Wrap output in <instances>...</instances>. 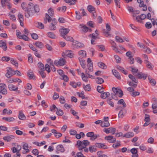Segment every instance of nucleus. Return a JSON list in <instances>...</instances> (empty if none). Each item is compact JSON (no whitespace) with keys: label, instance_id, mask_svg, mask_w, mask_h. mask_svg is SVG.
Returning <instances> with one entry per match:
<instances>
[{"label":"nucleus","instance_id":"ddd939ff","mask_svg":"<svg viewBox=\"0 0 157 157\" xmlns=\"http://www.w3.org/2000/svg\"><path fill=\"white\" fill-rule=\"evenodd\" d=\"M17 16L19 20L20 25L21 26L23 27L24 26V24L23 23V21H24L23 15L21 13H19Z\"/></svg>","mask_w":157,"mask_h":157},{"label":"nucleus","instance_id":"1a4fd4ad","mask_svg":"<svg viewBox=\"0 0 157 157\" xmlns=\"http://www.w3.org/2000/svg\"><path fill=\"white\" fill-rule=\"evenodd\" d=\"M105 140H107L109 143H113L115 142L116 141V138L113 137V136H106L105 137Z\"/></svg>","mask_w":157,"mask_h":157},{"label":"nucleus","instance_id":"774afa93","mask_svg":"<svg viewBox=\"0 0 157 157\" xmlns=\"http://www.w3.org/2000/svg\"><path fill=\"white\" fill-rule=\"evenodd\" d=\"M90 142L87 140H83V147H86L90 144Z\"/></svg>","mask_w":157,"mask_h":157},{"label":"nucleus","instance_id":"c756f323","mask_svg":"<svg viewBox=\"0 0 157 157\" xmlns=\"http://www.w3.org/2000/svg\"><path fill=\"white\" fill-rule=\"evenodd\" d=\"M79 61L80 63V65L83 68H85L86 67V65L85 64V61L83 60L82 58H78Z\"/></svg>","mask_w":157,"mask_h":157},{"label":"nucleus","instance_id":"052dcab7","mask_svg":"<svg viewBox=\"0 0 157 157\" xmlns=\"http://www.w3.org/2000/svg\"><path fill=\"white\" fill-rule=\"evenodd\" d=\"M149 115L147 114H145V118L144 121L145 122H149L150 121V118Z\"/></svg>","mask_w":157,"mask_h":157},{"label":"nucleus","instance_id":"72a5a7b5","mask_svg":"<svg viewBox=\"0 0 157 157\" xmlns=\"http://www.w3.org/2000/svg\"><path fill=\"white\" fill-rule=\"evenodd\" d=\"M78 54L80 57H85L86 56V52L83 50H81L79 51Z\"/></svg>","mask_w":157,"mask_h":157},{"label":"nucleus","instance_id":"f257e3e1","mask_svg":"<svg viewBox=\"0 0 157 157\" xmlns=\"http://www.w3.org/2000/svg\"><path fill=\"white\" fill-rule=\"evenodd\" d=\"M33 5L32 3H29L27 7V10H25V16L27 18H29V17L33 15L35 11L36 13L39 12V6L37 5H35L34 6Z\"/></svg>","mask_w":157,"mask_h":157},{"label":"nucleus","instance_id":"20e7f679","mask_svg":"<svg viewBox=\"0 0 157 157\" xmlns=\"http://www.w3.org/2000/svg\"><path fill=\"white\" fill-rule=\"evenodd\" d=\"M1 3L2 6L5 8L7 6L8 9H10L11 8V4L9 2L8 0H1Z\"/></svg>","mask_w":157,"mask_h":157},{"label":"nucleus","instance_id":"39448f33","mask_svg":"<svg viewBox=\"0 0 157 157\" xmlns=\"http://www.w3.org/2000/svg\"><path fill=\"white\" fill-rule=\"evenodd\" d=\"M6 87V85L5 84H0V93L3 95H6L7 94V91Z\"/></svg>","mask_w":157,"mask_h":157},{"label":"nucleus","instance_id":"5fc2aeb1","mask_svg":"<svg viewBox=\"0 0 157 157\" xmlns=\"http://www.w3.org/2000/svg\"><path fill=\"white\" fill-rule=\"evenodd\" d=\"M88 69L90 71H92L93 69V65L92 63H88Z\"/></svg>","mask_w":157,"mask_h":157},{"label":"nucleus","instance_id":"423d86ee","mask_svg":"<svg viewBox=\"0 0 157 157\" xmlns=\"http://www.w3.org/2000/svg\"><path fill=\"white\" fill-rule=\"evenodd\" d=\"M70 29L68 28L60 29L59 30L61 36L63 38L64 37V36H66V35L68 33Z\"/></svg>","mask_w":157,"mask_h":157},{"label":"nucleus","instance_id":"e433bc0d","mask_svg":"<svg viewBox=\"0 0 157 157\" xmlns=\"http://www.w3.org/2000/svg\"><path fill=\"white\" fill-rule=\"evenodd\" d=\"M47 36L48 37L53 39H55L56 37V35L52 32H48L47 34Z\"/></svg>","mask_w":157,"mask_h":157},{"label":"nucleus","instance_id":"6e6d98bb","mask_svg":"<svg viewBox=\"0 0 157 157\" xmlns=\"http://www.w3.org/2000/svg\"><path fill=\"white\" fill-rule=\"evenodd\" d=\"M84 85H83V87L84 90L85 91H90L91 88L90 85V84H88L86 85L85 87H84Z\"/></svg>","mask_w":157,"mask_h":157},{"label":"nucleus","instance_id":"58836bf2","mask_svg":"<svg viewBox=\"0 0 157 157\" xmlns=\"http://www.w3.org/2000/svg\"><path fill=\"white\" fill-rule=\"evenodd\" d=\"M128 77L135 83H137L138 80L133 75L129 74L128 75Z\"/></svg>","mask_w":157,"mask_h":157},{"label":"nucleus","instance_id":"2eb2a0df","mask_svg":"<svg viewBox=\"0 0 157 157\" xmlns=\"http://www.w3.org/2000/svg\"><path fill=\"white\" fill-rule=\"evenodd\" d=\"M27 76L30 79H33L35 80V76L34 75L33 72L31 70H29L27 72Z\"/></svg>","mask_w":157,"mask_h":157},{"label":"nucleus","instance_id":"f8f14e48","mask_svg":"<svg viewBox=\"0 0 157 157\" xmlns=\"http://www.w3.org/2000/svg\"><path fill=\"white\" fill-rule=\"evenodd\" d=\"M0 47L2 48L3 51H6L7 49L6 44L5 42L2 40L0 41Z\"/></svg>","mask_w":157,"mask_h":157},{"label":"nucleus","instance_id":"ea45409f","mask_svg":"<svg viewBox=\"0 0 157 157\" xmlns=\"http://www.w3.org/2000/svg\"><path fill=\"white\" fill-rule=\"evenodd\" d=\"M82 31L84 33L87 32L88 30H89L90 32L91 31V29H89L85 25H83L82 26Z\"/></svg>","mask_w":157,"mask_h":157},{"label":"nucleus","instance_id":"bf43d9fd","mask_svg":"<svg viewBox=\"0 0 157 157\" xmlns=\"http://www.w3.org/2000/svg\"><path fill=\"white\" fill-rule=\"evenodd\" d=\"M89 150L91 152L95 151H97V149L95 146L90 147H89Z\"/></svg>","mask_w":157,"mask_h":157},{"label":"nucleus","instance_id":"864d4df0","mask_svg":"<svg viewBox=\"0 0 157 157\" xmlns=\"http://www.w3.org/2000/svg\"><path fill=\"white\" fill-rule=\"evenodd\" d=\"M63 38L67 41H71L73 40V38L69 36H64Z\"/></svg>","mask_w":157,"mask_h":157},{"label":"nucleus","instance_id":"bb28decb","mask_svg":"<svg viewBox=\"0 0 157 157\" xmlns=\"http://www.w3.org/2000/svg\"><path fill=\"white\" fill-rule=\"evenodd\" d=\"M113 75L118 79H121V76L119 73L116 70H113Z\"/></svg>","mask_w":157,"mask_h":157},{"label":"nucleus","instance_id":"c9c22d12","mask_svg":"<svg viewBox=\"0 0 157 157\" xmlns=\"http://www.w3.org/2000/svg\"><path fill=\"white\" fill-rule=\"evenodd\" d=\"M96 82L98 84H101L104 82V80L101 78L97 77L96 78Z\"/></svg>","mask_w":157,"mask_h":157},{"label":"nucleus","instance_id":"a211bd4d","mask_svg":"<svg viewBox=\"0 0 157 157\" xmlns=\"http://www.w3.org/2000/svg\"><path fill=\"white\" fill-rule=\"evenodd\" d=\"M109 125L110 124L108 120L104 121L101 124V126L102 127H108Z\"/></svg>","mask_w":157,"mask_h":157},{"label":"nucleus","instance_id":"3c124183","mask_svg":"<svg viewBox=\"0 0 157 157\" xmlns=\"http://www.w3.org/2000/svg\"><path fill=\"white\" fill-rule=\"evenodd\" d=\"M11 63L14 65L15 67H18V64L17 62L15 60L13 59H11L10 60Z\"/></svg>","mask_w":157,"mask_h":157},{"label":"nucleus","instance_id":"6ab92c4d","mask_svg":"<svg viewBox=\"0 0 157 157\" xmlns=\"http://www.w3.org/2000/svg\"><path fill=\"white\" fill-rule=\"evenodd\" d=\"M134 136V134L132 132H129L124 134L123 137L127 138H131Z\"/></svg>","mask_w":157,"mask_h":157},{"label":"nucleus","instance_id":"49530a36","mask_svg":"<svg viewBox=\"0 0 157 157\" xmlns=\"http://www.w3.org/2000/svg\"><path fill=\"white\" fill-rule=\"evenodd\" d=\"M148 79L149 82L152 85L155 86L156 84V82L155 79H151L149 76H148Z\"/></svg>","mask_w":157,"mask_h":157},{"label":"nucleus","instance_id":"393cba45","mask_svg":"<svg viewBox=\"0 0 157 157\" xmlns=\"http://www.w3.org/2000/svg\"><path fill=\"white\" fill-rule=\"evenodd\" d=\"M117 68L118 70L124 73V74L125 75L127 74V71H126L123 67H121L119 66H117Z\"/></svg>","mask_w":157,"mask_h":157},{"label":"nucleus","instance_id":"13d9d810","mask_svg":"<svg viewBox=\"0 0 157 157\" xmlns=\"http://www.w3.org/2000/svg\"><path fill=\"white\" fill-rule=\"evenodd\" d=\"M8 15L10 16V19L13 21H16V18L14 15H11L10 13H9Z\"/></svg>","mask_w":157,"mask_h":157},{"label":"nucleus","instance_id":"aec40b11","mask_svg":"<svg viewBox=\"0 0 157 157\" xmlns=\"http://www.w3.org/2000/svg\"><path fill=\"white\" fill-rule=\"evenodd\" d=\"M2 119L7 122H13L15 120L14 118L12 117H4Z\"/></svg>","mask_w":157,"mask_h":157},{"label":"nucleus","instance_id":"e2e57ef3","mask_svg":"<svg viewBox=\"0 0 157 157\" xmlns=\"http://www.w3.org/2000/svg\"><path fill=\"white\" fill-rule=\"evenodd\" d=\"M21 37V38H20V39H23L25 41H29V38L26 35H22Z\"/></svg>","mask_w":157,"mask_h":157},{"label":"nucleus","instance_id":"9b49d317","mask_svg":"<svg viewBox=\"0 0 157 157\" xmlns=\"http://www.w3.org/2000/svg\"><path fill=\"white\" fill-rule=\"evenodd\" d=\"M112 90L116 95L117 94L118 92H120L121 94V95H120V98L121 97L123 94L122 91L120 89H118L116 88L113 87L112 88Z\"/></svg>","mask_w":157,"mask_h":157},{"label":"nucleus","instance_id":"4be33fe9","mask_svg":"<svg viewBox=\"0 0 157 157\" xmlns=\"http://www.w3.org/2000/svg\"><path fill=\"white\" fill-rule=\"evenodd\" d=\"M110 93L109 92H105L102 93L100 96L103 99H105L109 97Z\"/></svg>","mask_w":157,"mask_h":157},{"label":"nucleus","instance_id":"473e14b6","mask_svg":"<svg viewBox=\"0 0 157 157\" xmlns=\"http://www.w3.org/2000/svg\"><path fill=\"white\" fill-rule=\"evenodd\" d=\"M35 45L40 48H43L44 45L40 41H36L35 43Z\"/></svg>","mask_w":157,"mask_h":157},{"label":"nucleus","instance_id":"c85d7f7f","mask_svg":"<svg viewBox=\"0 0 157 157\" xmlns=\"http://www.w3.org/2000/svg\"><path fill=\"white\" fill-rule=\"evenodd\" d=\"M117 104L118 105H122L123 108H125L126 106V105L124 102V100L122 99L119 100L117 101Z\"/></svg>","mask_w":157,"mask_h":157},{"label":"nucleus","instance_id":"de8ad7c7","mask_svg":"<svg viewBox=\"0 0 157 157\" xmlns=\"http://www.w3.org/2000/svg\"><path fill=\"white\" fill-rule=\"evenodd\" d=\"M75 13L76 14V18L78 19H80L82 18V15H81L80 12L78 11H75Z\"/></svg>","mask_w":157,"mask_h":157},{"label":"nucleus","instance_id":"a18cd8bd","mask_svg":"<svg viewBox=\"0 0 157 157\" xmlns=\"http://www.w3.org/2000/svg\"><path fill=\"white\" fill-rule=\"evenodd\" d=\"M37 66L40 69V71L44 70V65L41 63H38L37 64Z\"/></svg>","mask_w":157,"mask_h":157},{"label":"nucleus","instance_id":"a878e982","mask_svg":"<svg viewBox=\"0 0 157 157\" xmlns=\"http://www.w3.org/2000/svg\"><path fill=\"white\" fill-rule=\"evenodd\" d=\"M65 54L68 57L72 58L74 57V54L71 51H67L65 52Z\"/></svg>","mask_w":157,"mask_h":157},{"label":"nucleus","instance_id":"f3484780","mask_svg":"<svg viewBox=\"0 0 157 157\" xmlns=\"http://www.w3.org/2000/svg\"><path fill=\"white\" fill-rule=\"evenodd\" d=\"M8 88L10 90L12 91L17 90L18 87L12 84H9L8 85Z\"/></svg>","mask_w":157,"mask_h":157},{"label":"nucleus","instance_id":"680f3d73","mask_svg":"<svg viewBox=\"0 0 157 157\" xmlns=\"http://www.w3.org/2000/svg\"><path fill=\"white\" fill-rule=\"evenodd\" d=\"M124 116V113L123 110H121L118 113V117L120 118H122Z\"/></svg>","mask_w":157,"mask_h":157},{"label":"nucleus","instance_id":"6e6552de","mask_svg":"<svg viewBox=\"0 0 157 157\" xmlns=\"http://www.w3.org/2000/svg\"><path fill=\"white\" fill-rule=\"evenodd\" d=\"M135 76L139 79H143L144 80L146 79L148 76L147 74L142 72L138 73Z\"/></svg>","mask_w":157,"mask_h":157},{"label":"nucleus","instance_id":"4c0bfd02","mask_svg":"<svg viewBox=\"0 0 157 157\" xmlns=\"http://www.w3.org/2000/svg\"><path fill=\"white\" fill-rule=\"evenodd\" d=\"M89 36L91 38V43L92 44H94V42L95 41V40L96 39V38L97 37L96 36H94V33L90 34L89 35Z\"/></svg>","mask_w":157,"mask_h":157},{"label":"nucleus","instance_id":"c03bdc74","mask_svg":"<svg viewBox=\"0 0 157 157\" xmlns=\"http://www.w3.org/2000/svg\"><path fill=\"white\" fill-rule=\"evenodd\" d=\"M56 114L58 116H61L63 114V112L62 110L60 109H57Z\"/></svg>","mask_w":157,"mask_h":157},{"label":"nucleus","instance_id":"5701e85b","mask_svg":"<svg viewBox=\"0 0 157 157\" xmlns=\"http://www.w3.org/2000/svg\"><path fill=\"white\" fill-rule=\"evenodd\" d=\"M18 118L21 120H25L26 119V117L22 113V112L21 110L19 111L18 114Z\"/></svg>","mask_w":157,"mask_h":157},{"label":"nucleus","instance_id":"8fccbe9b","mask_svg":"<svg viewBox=\"0 0 157 157\" xmlns=\"http://www.w3.org/2000/svg\"><path fill=\"white\" fill-rule=\"evenodd\" d=\"M109 133H111L112 134L114 135L116 132V129L114 128L110 127L109 128Z\"/></svg>","mask_w":157,"mask_h":157},{"label":"nucleus","instance_id":"7ed1b4c3","mask_svg":"<svg viewBox=\"0 0 157 157\" xmlns=\"http://www.w3.org/2000/svg\"><path fill=\"white\" fill-rule=\"evenodd\" d=\"M66 61L65 59L63 58H61L59 61L56 60L54 61V64L56 65L63 66L65 64Z\"/></svg>","mask_w":157,"mask_h":157},{"label":"nucleus","instance_id":"4468645a","mask_svg":"<svg viewBox=\"0 0 157 157\" xmlns=\"http://www.w3.org/2000/svg\"><path fill=\"white\" fill-rule=\"evenodd\" d=\"M51 131L52 133L54 134L55 137L57 138H59L62 136V134L61 133L58 132L55 129H52Z\"/></svg>","mask_w":157,"mask_h":157},{"label":"nucleus","instance_id":"dca6fc26","mask_svg":"<svg viewBox=\"0 0 157 157\" xmlns=\"http://www.w3.org/2000/svg\"><path fill=\"white\" fill-rule=\"evenodd\" d=\"M14 136L12 135H8L7 136H4L3 138L4 140L7 142L11 141L12 139H14Z\"/></svg>","mask_w":157,"mask_h":157},{"label":"nucleus","instance_id":"79ce46f5","mask_svg":"<svg viewBox=\"0 0 157 157\" xmlns=\"http://www.w3.org/2000/svg\"><path fill=\"white\" fill-rule=\"evenodd\" d=\"M67 3H69L71 5H74L76 2V0H64Z\"/></svg>","mask_w":157,"mask_h":157},{"label":"nucleus","instance_id":"b1692460","mask_svg":"<svg viewBox=\"0 0 157 157\" xmlns=\"http://www.w3.org/2000/svg\"><path fill=\"white\" fill-rule=\"evenodd\" d=\"M76 145H78V149L80 150H82L84 148V147H83V141L82 142L80 140H78Z\"/></svg>","mask_w":157,"mask_h":157},{"label":"nucleus","instance_id":"37998d69","mask_svg":"<svg viewBox=\"0 0 157 157\" xmlns=\"http://www.w3.org/2000/svg\"><path fill=\"white\" fill-rule=\"evenodd\" d=\"M112 99H111L110 98H108L107 100V103L109 105L112 107L114 106V104L113 102L111 101Z\"/></svg>","mask_w":157,"mask_h":157},{"label":"nucleus","instance_id":"09e8293b","mask_svg":"<svg viewBox=\"0 0 157 157\" xmlns=\"http://www.w3.org/2000/svg\"><path fill=\"white\" fill-rule=\"evenodd\" d=\"M95 8L91 5H89L87 6V10L90 12L95 10Z\"/></svg>","mask_w":157,"mask_h":157},{"label":"nucleus","instance_id":"f03ea898","mask_svg":"<svg viewBox=\"0 0 157 157\" xmlns=\"http://www.w3.org/2000/svg\"><path fill=\"white\" fill-rule=\"evenodd\" d=\"M45 18L44 19V23L45 24L47 23V20L48 22H50L52 21L51 23L49 25V29L51 30H55L56 29V27L55 25L57 24V21L54 18L52 19L49 15L46 13L45 14Z\"/></svg>","mask_w":157,"mask_h":157},{"label":"nucleus","instance_id":"4d7b16f0","mask_svg":"<svg viewBox=\"0 0 157 157\" xmlns=\"http://www.w3.org/2000/svg\"><path fill=\"white\" fill-rule=\"evenodd\" d=\"M48 12L49 14V15L51 16L52 17L54 14V11H53V9L51 8H50L48 10Z\"/></svg>","mask_w":157,"mask_h":157},{"label":"nucleus","instance_id":"412c9836","mask_svg":"<svg viewBox=\"0 0 157 157\" xmlns=\"http://www.w3.org/2000/svg\"><path fill=\"white\" fill-rule=\"evenodd\" d=\"M153 112L154 113H157V102H153L152 105Z\"/></svg>","mask_w":157,"mask_h":157},{"label":"nucleus","instance_id":"69168bd1","mask_svg":"<svg viewBox=\"0 0 157 157\" xmlns=\"http://www.w3.org/2000/svg\"><path fill=\"white\" fill-rule=\"evenodd\" d=\"M44 70L40 71L39 72L42 78H45L46 75V73L44 72Z\"/></svg>","mask_w":157,"mask_h":157},{"label":"nucleus","instance_id":"338daca9","mask_svg":"<svg viewBox=\"0 0 157 157\" xmlns=\"http://www.w3.org/2000/svg\"><path fill=\"white\" fill-rule=\"evenodd\" d=\"M45 69L47 71L48 73H49L51 71L50 66L47 64L45 65Z\"/></svg>","mask_w":157,"mask_h":157},{"label":"nucleus","instance_id":"7c9ffc66","mask_svg":"<svg viewBox=\"0 0 157 157\" xmlns=\"http://www.w3.org/2000/svg\"><path fill=\"white\" fill-rule=\"evenodd\" d=\"M98 66L102 69H105L107 68V66L103 62H99L98 63Z\"/></svg>","mask_w":157,"mask_h":157},{"label":"nucleus","instance_id":"a19ab883","mask_svg":"<svg viewBox=\"0 0 157 157\" xmlns=\"http://www.w3.org/2000/svg\"><path fill=\"white\" fill-rule=\"evenodd\" d=\"M121 142L120 141H117L116 143L113 144L112 146L114 149L119 147L121 145Z\"/></svg>","mask_w":157,"mask_h":157},{"label":"nucleus","instance_id":"603ef678","mask_svg":"<svg viewBox=\"0 0 157 157\" xmlns=\"http://www.w3.org/2000/svg\"><path fill=\"white\" fill-rule=\"evenodd\" d=\"M130 68L132 69L131 71H132V73L133 75H135V74L137 73L138 72V69L137 68L133 67H130Z\"/></svg>","mask_w":157,"mask_h":157},{"label":"nucleus","instance_id":"f704fd0d","mask_svg":"<svg viewBox=\"0 0 157 157\" xmlns=\"http://www.w3.org/2000/svg\"><path fill=\"white\" fill-rule=\"evenodd\" d=\"M23 148L26 151L25 152H23V154H25L26 153H28L29 150L28 149V145L27 144H25L23 146Z\"/></svg>","mask_w":157,"mask_h":157},{"label":"nucleus","instance_id":"cd10ccee","mask_svg":"<svg viewBox=\"0 0 157 157\" xmlns=\"http://www.w3.org/2000/svg\"><path fill=\"white\" fill-rule=\"evenodd\" d=\"M56 149L57 151H60L62 152H63L65 151L63 146L61 144L58 145L56 147Z\"/></svg>","mask_w":157,"mask_h":157},{"label":"nucleus","instance_id":"0eeeda50","mask_svg":"<svg viewBox=\"0 0 157 157\" xmlns=\"http://www.w3.org/2000/svg\"><path fill=\"white\" fill-rule=\"evenodd\" d=\"M7 68H8L6 74V76L7 77L10 78L13 75H15L14 71L13 70L11 67H8Z\"/></svg>","mask_w":157,"mask_h":157},{"label":"nucleus","instance_id":"9d476101","mask_svg":"<svg viewBox=\"0 0 157 157\" xmlns=\"http://www.w3.org/2000/svg\"><path fill=\"white\" fill-rule=\"evenodd\" d=\"M73 45L74 47L76 48H81L84 46L82 43L79 42L78 41H74L73 42Z\"/></svg>","mask_w":157,"mask_h":157},{"label":"nucleus","instance_id":"0e129e2a","mask_svg":"<svg viewBox=\"0 0 157 157\" xmlns=\"http://www.w3.org/2000/svg\"><path fill=\"white\" fill-rule=\"evenodd\" d=\"M115 39H116V41L118 42L122 43L124 41L119 36H116L115 37Z\"/></svg>","mask_w":157,"mask_h":157},{"label":"nucleus","instance_id":"2f4dec72","mask_svg":"<svg viewBox=\"0 0 157 157\" xmlns=\"http://www.w3.org/2000/svg\"><path fill=\"white\" fill-rule=\"evenodd\" d=\"M6 113L10 115L12 113V111L11 110H8L6 109H4L2 111V114L3 115H5Z\"/></svg>","mask_w":157,"mask_h":157}]
</instances>
